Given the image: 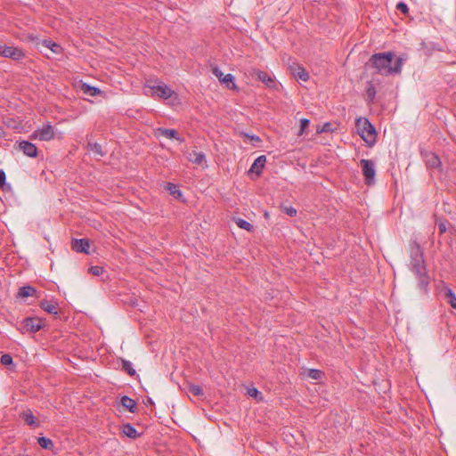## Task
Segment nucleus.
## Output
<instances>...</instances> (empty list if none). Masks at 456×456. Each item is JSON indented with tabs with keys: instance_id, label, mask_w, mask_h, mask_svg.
Returning <instances> with one entry per match:
<instances>
[{
	"instance_id": "obj_36",
	"label": "nucleus",
	"mask_w": 456,
	"mask_h": 456,
	"mask_svg": "<svg viewBox=\"0 0 456 456\" xmlns=\"http://www.w3.org/2000/svg\"><path fill=\"white\" fill-rule=\"evenodd\" d=\"M309 123L310 121L307 118H302L300 120V131L298 133V135H302L305 133V130L308 127Z\"/></svg>"
},
{
	"instance_id": "obj_12",
	"label": "nucleus",
	"mask_w": 456,
	"mask_h": 456,
	"mask_svg": "<svg viewBox=\"0 0 456 456\" xmlns=\"http://www.w3.org/2000/svg\"><path fill=\"white\" fill-rule=\"evenodd\" d=\"M71 248L76 252L88 253L90 244L88 240L75 239L71 242Z\"/></svg>"
},
{
	"instance_id": "obj_16",
	"label": "nucleus",
	"mask_w": 456,
	"mask_h": 456,
	"mask_svg": "<svg viewBox=\"0 0 456 456\" xmlns=\"http://www.w3.org/2000/svg\"><path fill=\"white\" fill-rule=\"evenodd\" d=\"M292 73H293V76L297 79L302 80L304 82H305V81H307L309 79V74L305 70V69L303 68V67H300V66L296 67L293 69Z\"/></svg>"
},
{
	"instance_id": "obj_31",
	"label": "nucleus",
	"mask_w": 456,
	"mask_h": 456,
	"mask_svg": "<svg viewBox=\"0 0 456 456\" xmlns=\"http://www.w3.org/2000/svg\"><path fill=\"white\" fill-rule=\"evenodd\" d=\"M188 390L195 396H200L203 395L201 387L198 385L190 384L188 387Z\"/></svg>"
},
{
	"instance_id": "obj_42",
	"label": "nucleus",
	"mask_w": 456,
	"mask_h": 456,
	"mask_svg": "<svg viewBox=\"0 0 456 456\" xmlns=\"http://www.w3.org/2000/svg\"><path fill=\"white\" fill-rule=\"evenodd\" d=\"M330 123H325L319 132H328L330 130Z\"/></svg>"
},
{
	"instance_id": "obj_1",
	"label": "nucleus",
	"mask_w": 456,
	"mask_h": 456,
	"mask_svg": "<svg viewBox=\"0 0 456 456\" xmlns=\"http://www.w3.org/2000/svg\"><path fill=\"white\" fill-rule=\"evenodd\" d=\"M410 268L418 281V288L427 292L430 282L424 260L423 249L417 242L411 245Z\"/></svg>"
},
{
	"instance_id": "obj_18",
	"label": "nucleus",
	"mask_w": 456,
	"mask_h": 456,
	"mask_svg": "<svg viewBox=\"0 0 456 456\" xmlns=\"http://www.w3.org/2000/svg\"><path fill=\"white\" fill-rule=\"evenodd\" d=\"M81 91L89 96H96L103 94L98 87L91 86L87 84H83L81 86Z\"/></svg>"
},
{
	"instance_id": "obj_5",
	"label": "nucleus",
	"mask_w": 456,
	"mask_h": 456,
	"mask_svg": "<svg viewBox=\"0 0 456 456\" xmlns=\"http://www.w3.org/2000/svg\"><path fill=\"white\" fill-rule=\"evenodd\" d=\"M360 165L367 184H372L376 175L375 164L370 159H361Z\"/></svg>"
},
{
	"instance_id": "obj_21",
	"label": "nucleus",
	"mask_w": 456,
	"mask_h": 456,
	"mask_svg": "<svg viewBox=\"0 0 456 456\" xmlns=\"http://www.w3.org/2000/svg\"><path fill=\"white\" fill-rule=\"evenodd\" d=\"M257 77L260 81H262L265 85L269 87H272L274 84L273 77L265 71L258 70L256 72Z\"/></svg>"
},
{
	"instance_id": "obj_39",
	"label": "nucleus",
	"mask_w": 456,
	"mask_h": 456,
	"mask_svg": "<svg viewBox=\"0 0 456 456\" xmlns=\"http://www.w3.org/2000/svg\"><path fill=\"white\" fill-rule=\"evenodd\" d=\"M396 9L404 14H406L409 11L407 4L403 2H400L396 4Z\"/></svg>"
},
{
	"instance_id": "obj_28",
	"label": "nucleus",
	"mask_w": 456,
	"mask_h": 456,
	"mask_svg": "<svg viewBox=\"0 0 456 456\" xmlns=\"http://www.w3.org/2000/svg\"><path fill=\"white\" fill-rule=\"evenodd\" d=\"M44 45L54 53H59L61 51V45L51 40H45Z\"/></svg>"
},
{
	"instance_id": "obj_15",
	"label": "nucleus",
	"mask_w": 456,
	"mask_h": 456,
	"mask_svg": "<svg viewBox=\"0 0 456 456\" xmlns=\"http://www.w3.org/2000/svg\"><path fill=\"white\" fill-rule=\"evenodd\" d=\"M188 159L194 164L202 166L206 162V156L200 151H191L189 153Z\"/></svg>"
},
{
	"instance_id": "obj_27",
	"label": "nucleus",
	"mask_w": 456,
	"mask_h": 456,
	"mask_svg": "<svg viewBox=\"0 0 456 456\" xmlns=\"http://www.w3.org/2000/svg\"><path fill=\"white\" fill-rule=\"evenodd\" d=\"M22 419H24V421L29 425V426H34L36 425V420H35V417L32 413L31 411L28 410L27 411H24L22 413Z\"/></svg>"
},
{
	"instance_id": "obj_13",
	"label": "nucleus",
	"mask_w": 456,
	"mask_h": 456,
	"mask_svg": "<svg viewBox=\"0 0 456 456\" xmlns=\"http://www.w3.org/2000/svg\"><path fill=\"white\" fill-rule=\"evenodd\" d=\"M266 162V158L265 155H261L257 157L254 163L252 164L249 171L252 173H256L257 175H259L262 172V169L265 167V164Z\"/></svg>"
},
{
	"instance_id": "obj_37",
	"label": "nucleus",
	"mask_w": 456,
	"mask_h": 456,
	"mask_svg": "<svg viewBox=\"0 0 456 456\" xmlns=\"http://www.w3.org/2000/svg\"><path fill=\"white\" fill-rule=\"evenodd\" d=\"M282 211L289 216H295L297 215V209L291 206H283Z\"/></svg>"
},
{
	"instance_id": "obj_41",
	"label": "nucleus",
	"mask_w": 456,
	"mask_h": 456,
	"mask_svg": "<svg viewBox=\"0 0 456 456\" xmlns=\"http://www.w3.org/2000/svg\"><path fill=\"white\" fill-rule=\"evenodd\" d=\"M438 228L441 233H444L446 232V224L444 222H439L438 223Z\"/></svg>"
},
{
	"instance_id": "obj_10",
	"label": "nucleus",
	"mask_w": 456,
	"mask_h": 456,
	"mask_svg": "<svg viewBox=\"0 0 456 456\" xmlns=\"http://www.w3.org/2000/svg\"><path fill=\"white\" fill-rule=\"evenodd\" d=\"M425 161L428 168L441 170L442 161L440 158L433 152H428L425 155Z\"/></svg>"
},
{
	"instance_id": "obj_4",
	"label": "nucleus",
	"mask_w": 456,
	"mask_h": 456,
	"mask_svg": "<svg viewBox=\"0 0 456 456\" xmlns=\"http://www.w3.org/2000/svg\"><path fill=\"white\" fill-rule=\"evenodd\" d=\"M54 128L48 122L43 125L41 127L36 129L30 135V138L33 140H40V141H50L54 137Z\"/></svg>"
},
{
	"instance_id": "obj_7",
	"label": "nucleus",
	"mask_w": 456,
	"mask_h": 456,
	"mask_svg": "<svg viewBox=\"0 0 456 456\" xmlns=\"http://www.w3.org/2000/svg\"><path fill=\"white\" fill-rule=\"evenodd\" d=\"M0 55L18 61L24 56V53L22 50L18 47L0 45Z\"/></svg>"
},
{
	"instance_id": "obj_19",
	"label": "nucleus",
	"mask_w": 456,
	"mask_h": 456,
	"mask_svg": "<svg viewBox=\"0 0 456 456\" xmlns=\"http://www.w3.org/2000/svg\"><path fill=\"white\" fill-rule=\"evenodd\" d=\"M159 133L160 135L168 139H176L179 142L183 141L181 137L177 135V132L174 129L159 128Z\"/></svg>"
},
{
	"instance_id": "obj_43",
	"label": "nucleus",
	"mask_w": 456,
	"mask_h": 456,
	"mask_svg": "<svg viewBox=\"0 0 456 456\" xmlns=\"http://www.w3.org/2000/svg\"><path fill=\"white\" fill-rule=\"evenodd\" d=\"M245 136L249 137L252 141L260 142V138L258 136H256V135L249 136L248 134H245Z\"/></svg>"
},
{
	"instance_id": "obj_23",
	"label": "nucleus",
	"mask_w": 456,
	"mask_h": 456,
	"mask_svg": "<svg viewBox=\"0 0 456 456\" xmlns=\"http://www.w3.org/2000/svg\"><path fill=\"white\" fill-rule=\"evenodd\" d=\"M87 149L91 151H93L94 154L100 156V157H103L104 156V152L102 151V146L101 144L97 143V142H87Z\"/></svg>"
},
{
	"instance_id": "obj_33",
	"label": "nucleus",
	"mask_w": 456,
	"mask_h": 456,
	"mask_svg": "<svg viewBox=\"0 0 456 456\" xmlns=\"http://www.w3.org/2000/svg\"><path fill=\"white\" fill-rule=\"evenodd\" d=\"M89 273L94 276H101L104 273V269L102 266L94 265L89 268Z\"/></svg>"
},
{
	"instance_id": "obj_3",
	"label": "nucleus",
	"mask_w": 456,
	"mask_h": 456,
	"mask_svg": "<svg viewBox=\"0 0 456 456\" xmlns=\"http://www.w3.org/2000/svg\"><path fill=\"white\" fill-rule=\"evenodd\" d=\"M355 127L361 138L370 146L376 142V131L368 118H359L355 120Z\"/></svg>"
},
{
	"instance_id": "obj_26",
	"label": "nucleus",
	"mask_w": 456,
	"mask_h": 456,
	"mask_svg": "<svg viewBox=\"0 0 456 456\" xmlns=\"http://www.w3.org/2000/svg\"><path fill=\"white\" fill-rule=\"evenodd\" d=\"M307 376L312 379L320 380L323 378L324 373L317 369H309L307 370Z\"/></svg>"
},
{
	"instance_id": "obj_25",
	"label": "nucleus",
	"mask_w": 456,
	"mask_h": 456,
	"mask_svg": "<svg viewBox=\"0 0 456 456\" xmlns=\"http://www.w3.org/2000/svg\"><path fill=\"white\" fill-rule=\"evenodd\" d=\"M121 367L122 370L127 372L130 376H134L135 374V370L134 369L131 362L122 359Z\"/></svg>"
},
{
	"instance_id": "obj_35",
	"label": "nucleus",
	"mask_w": 456,
	"mask_h": 456,
	"mask_svg": "<svg viewBox=\"0 0 456 456\" xmlns=\"http://www.w3.org/2000/svg\"><path fill=\"white\" fill-rule=\"evenodd\" d=\"M0 362L4 365H11L12 363V357L9 354H4L1 356Z\"/></svg>"
},
{
	"instance_id": "obj_38",
	"label": "nucleus",
	"mask_w": 456,
	"mask_h": 456,
	"mask_svg": "<svg viewBox=\"0 0 456 456\" xmlns=\"http://www.w3.org/2000/svg\"><path fill=\"white\" fill-rule=\"evenodd\" d=\"M367 96L368 98L370 100V101H373L374 98H375V95H376V89L375 87L371 85L368 88H367Z\"/></svg>"
},
{
	"instance_id": "obj_6",
	"label": "nucleus",
	"mask_w": 456,
	"mask_h": 456,
	"mask_svg": "<svg viewBox=\"0 0 456 456\" xmlns=\"http://www.w3.org/2000/svg\"><path fill=\"white\" fill-rule=\"evenodd\" d=\"M148 87L151 90L152 94L165 100L169 99L175 94L168 86L162 82L149 85Z\"/></svg>"
},
{
	"instance_id": "obj_34",
	"label": "nucleus",
	"mask_w": 456,
	"mask_h": 456,
	"mask_svg": "<svg viewBox=\"0 0 456 456\" xmlns=\"http://www.w3.org/2000/svg\"><path fill=\"white\" fill-rule=\"evenodd\" d=\"M446 296L449 298V303L452 308L456 310V296L452 289H448Z\"/></svg>"
},
{
	"instance_id": "obj_22",
	"label": "nucleus",
	"mask_w": 456,
	"mask_h": 456,
	"mask_svg": "<svg viewBox=\"0 0 456 456\" xmlns=\"http://www.w3.org/2000/svg\"><path fill=\"white\" fill-rule=\"evenodd\" d=\"M37 290L31 286H23L19 289L18 297L25 298L33 296Z\"/></svg>"
},
{
	"instance_id": "obj_14",
	"label": "nucleus",
	"mask_w": 456,
	"mask_h": 456,
	"mask_svg": "<svg viewBox=\"0 0 456 456\" xmlns=\"http://www.w3.org/2000/svg\"><path fill=\"white\" fill-rule=\"evenodd\" d=\"M120 403L123 407L127 409L130 412L134 413L137 411V403L136 402L130 398L127 395H124L121 397Z\"/></svg>"
},
{
	"instance_id": "obj_11",
	"label": "nucleus",
	"mask_w": 456,
	"mask_h": 456,
	"mask_svg": "<svg viewBox=\"0 0 456 456\" xmlns=\"http://www.w3.org/2000/svg\"><path fill=\"white\" fill-rule=\"evenodd\" d=\"M19 149L28 157L35 158L37 156V149L36 145L28 141H20Z\"/></svg>"
},
{
	"instance_id": "obj_29",
	"label": "nucleus",
	"mask_w": 456,
	"mask_h": 456,
	"mask_svg": "<svg viewBox=\"0 0 456 456\" xmlns=\"http://www.w3.org/2000/svg\"><path fill=\"white\" fill-rule=\"evenodd\" d=\"M235 223L240 228L244 229L248 232H250L253 230V225L244 219L237 218L235 220Z\"/></svg>"
},
{
	"instance_id": "obj_9",
	"label": "nucleus",
	"mask_w": 456,
	"mask_h": 456,
	"mask_svg": "<svg viewBox=\"0 0 456 456\" xmlns=\"http://www.w3.org/2000/svg\"><path fill=\"white\" fill-rule=\"evenodd\" d=\"M212 72L219 79V81L223 84H225L228 88H236V85L233 81L234 77L232 74L224 75V73L217 67L213 68Z\"/></svg>"
},
{
	"instance_id": "obj_24",
	"label": "nucleus",
	"mask_w": 456,
	"mask_h": 456,
	"mask_svg": "<svg viewBox=\"0 0 456 456\" xmlns=\"http://www.w3.org/2000/svg\"><path fill=\"white\" fill-rule=\"evenodd\" d=\"M166 189L175 199H178V198H180L182 196L181 191L178 189L177 185H175L174 183H167Z\"/></svg>"
},
{
	"instance_id": "obj_40",
	"label": "nucleus",
	"mask_w": 456,
	"mask_h": 456,
	"mask_svg": "<svg viewBox=\"0 0 456 456\" xmlns=\"http://www.w3.org/2000/svg\"><path fill=\"white\" fill-rule=\"evenodd\" d=\"M259 394H260L259 391L255 387L248 389V395L251 397L256 398Z\"/></svg>"
},
{
	"instance_id": "obj_2",
	"label": "nucleus",
	"mask_w": 456,
	"mask_h": 456,
	"mask_svg": "<svg viewBox=\"0 0 456 456\" xmlns=\"http://www.w3.org/2000/svg\"><path fill=\"white\" fill-rule=\"evenodd\" d=\"M395 54L392 52L379 53L373 54L370 62L377 69V72L382 76L399 74L402 71L404 59L396 58L394 61Z\"/></svg>"
},
{
	"instance_id": "obj_44",
	"label": "nucleus",
	"mask_w": 456,
	"mask_h": 456,
	"mask_svg": "<svg viewBox=\"0 0 456 456\" xmlns=\"http://www.w3.org/2000/svg\"><path fill=\"white\" fill-rule=\"evenodd\" d=\"M3 134V129L2 127L0 126V135Z\"/></svg>"
},
{
	"instance_id": "obj_8",
	"label": "nucleus",
	"mask_w": 456,
	"mask_h": 456,
	"mask_svg": "<svg viewBox=\"0 0 456 456\" xmlns=\"http://www.w3.org/2000/svg\"><path fill=\"white\" fill-rule=\"evenodd\" d=\"M22 331L35 333L42 328V321L37 317H28L22 321Z\"/></svg>"
},
{
	"instance_id": "obj_32",
	"label": "nucleus",
	"mask_w": 456,
	"mask_h": 456,
	"mask_svg": "<svg viewBox=\"0 0 456 456\" xmlns=\"http://www.w3.org/2000/svg\"><path fill=\"white\" fill-rule=\"evenodd\" d=\"M6 175L3 169H0V187L2 190H9L11 188L10 184L5 183Z\"/></svg>"
},
{
	"instance_id": "obj_30",
	"label": "nucleus",
	"mask_w": 456,
	"mask_h": 456,
	"mask_svg": "<svg viewBox=\"0 0 456 456\" xmlns=\"http://www.w3.org/2000/svg\"><path fill=\"white\" fill-rule=\"evenodd\" d=\"M37 442H38V444L44 449H52L53 447V441L45 436L39 437Z\"/></svg>"
},
{
	"instance_id": "obj_17",
	"label": "nucleus",
	"mask_w": 456,
	"mask_h": 456,
	"mask_svg": "<svg viewBox=\"0 0 456 456\" xmlns=\"http://www.w3.org/2000/svg\"><path fill=\"white\" fill-rule=\"evenodd\" d=\"M40 307L49 314H57V304L55 302L43 300L40 302Z\"/></svg>"
},
{
	"instance_id": "obj_20",
	"label": "nucleus",
	"mask_w": 456,
	"mask_h": 456,
	"mask_svg": "<svg viewBox=\"0 0 456 456\" xmlns=\"http://www.w3.org/2000/svg\"><path fill=\"white\" fill-rule=\"evenodd\" d=\"M122 432L125 436L129 438H136L139 436V433L131 424H125L122 427Z\"/></svg>"
}]
</instances>
